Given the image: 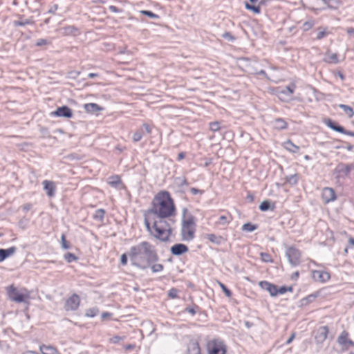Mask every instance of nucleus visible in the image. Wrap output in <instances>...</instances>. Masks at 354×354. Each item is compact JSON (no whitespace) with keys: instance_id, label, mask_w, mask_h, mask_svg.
Returning <instances> with one entry per match:
<instances>
[{"instance_id":"1","label":"nucleus","mask_w":354,"mask_h":354,"mask_svg":"<svg viewBox=\"0 0 354 354\" xmlns=\"http://www.w3.org/2000/svg\"><path fill=\"white\" fill-rule=\"evenodd\" d=\"M128 256L131 265L142 270L148 269L151 263L159 260L156 246L147 241L131 246Z\"/></svg>"},{"instance_id":"2","label":"nucleus","mask_w":354,"mask_h":354,"mask_svg":"<svg viewBox=\"0 0 354 354\" xmlns=\"http://www.w3.org/2000/svg\"><path fill=\"white\" fill-rule=\"evenodd\" d=\"M149 212L153 214L155 219L166 220L176 214V207L173 198L167 191H161L154 197L152 207Z\"/></svg>"},{"instance_id":"3","label":"nucleus","mask_w":354,"mask_h":354,"mask_svg":"<svg viewBox=\"0 0 354 354\" xmlns=\"http://www.w3.org/2000/svg\"><path fill=\"white\" fill-rule=\"evenodd\" d=\"M152 236L156 239L166 242L169 241L172 232L170 224L166 220L153 218Z\"/></svg>"},{"instance_id":"4","label":"nucleus","mask_w":354,"mask_h":354,"mask_svg":"<svg viewBox=\"0 0 354 354\" xmlns=\"http://www.w3.org/2000/svg\"><path fill=\"white\" fill-rule=\"evenodd\" d=\"M188 210L186 208L183 209V220L181 234L183 240L189 241L194 238L195 223L194 217L192 215H188Z\"/></svg>"},{"instance_id":"5","label":"nucleus","mask_w":354,"mask_h":354,"mask_svg":"<svg viewBox=\"0 0 354 354\" xmlns=\"http://www.w3.org/2000/svg\"><path fill=\"white\" fill-rule=\"evenodd\" d=\"M207 350L209 354H226L227 348L221 339H214L207 342Z\"/></svg>"},{"instance_id":"6","label":"nucleus","mask_w":354,"mask_h":354,"mask_svg":"<svg viewBox=\"0 0 354 354\" xmlns=\"http://www.w3.org/2000/svg\"><path fill=\"white\" fill-rule=\"evenodd\" d=\"M286 256L292 266L295 267L300 264L301 252L295 247H287L286 250Z\"/></svg>"},{"instance_id":"7","label":"nucleus","mask_w":354,"mask_h":354,"mask_svg":"<svg viewBox=\"0 0 354 354\" xmlns=\"http://www.w3.org/2000/svg\"><path fill=\"white\" fill-rule=\"evenodd\" d=\"M7 294L10 300L17 303L25 302L26 299L29 298L28 295L19 292L13 285L7 288Z\"/></svg>"},{"instance_id":"8","label":"nucleus","mask_w":354,"mask_h":354,"mask_svg":"<svg viewBox=\"0 0 354 354\" xmlns=\"http://www.w3.org/2000/svg\"><path fill=\"white\" fill-rule=\"evenodd\" d=\"M354 167L353 165H346L344 163H339L335 167L334 171L336 174L337 178H344L347 177L351 169H353Z\"/></svg>"},{"instance_id":"9","label":"nucleus","mask_w":354,"mask_h":354,"mask_svg":"<svg viewBox=\"0 0 354 354\" xmlns=\"http://www.w3.org/2000/svg\"><path fill=\"white\" fill-rule=\"evenodd\" d=\"M80 304V298L77 294H73L68 299H66L64 304V309L66 311L76 310Z\"/></svg>"},{"instance_id":"10","label":"nucleus","mask_w":354,"mask_h":354,"mask_svg":"<svg viewBox=\"0 0 354 354\" xmlns=\"http://www.w3.org/2000/svg\"><path fill=\"white\" fill-rule=\"evenodd\" d=\"M328 328L326 326L319 327L315 333V339L317 344H322L327 338Z\"/></svg>"},{"instance_id":"11","label":"nucleus","mask_w":354,"mask_h":354,"mask_svg":"<svg viewBox=\"0 0 354 354\" xmlns=\"http://www.w3.org/2000/svg\"><path fill=\"white\" fill-rule=\"evenodd\" d=\"M337 343L344 349H348L350 347L354 346V342L348 338V333L345 330L342 331L339 335Z\"/></svg>"},{"instance_id":"12","label":"nucleus","mask_w":354,"mask_h":354,"mask_svg":"<svg viewBox=\"0 0 354 354\" xmlns=\"http://www.w3.org/2000/svg\"><path fill=\"white\" fill-rule=\"evenodd\" d=\"M326 124L333 131L354 137V131L346 130L342 126L338 124L330 119L327 120Z\"/></svg>"},{"instance_id":"13","label":"nucleus","mask_w":354,"mask_h":354,"mask_svg":"<svg viewBox=\"0 0 354 354\" xmlns=\"http://www.w3.org/2000/svg\"><path fill=\"white\" fill-rule=\"evenodd\" d=\"M52 115L57 117H63L66 118H71L73 115V111L67 106H62L58 107Z\"/></svg>"},{"instance_id":"14","label":"nucleus","mask_w":354,"mask_h":354,"mask_svg":"<svg viewBox=\"0 0 354 354\" xmlns=\"http://www.w3.org/2000/svg\"><path fill=\"white\" fill-rule=\"evenodd\" d=\"M312 277L314 281L321 283L328 281L330 276L328 272L323 270H313L312 272Z\"/></svg>"},{"instance_id":"15","label":"nucleus","mask_w":354,"mask_h":354,"mask_svg":"<svg viewBox=\"0 0 354 354\" xmlns=\"http://www.w3.org/2000/svg\"><path fill=\"white\" fill-rule=\"evenodd\" d=\"M44 189L49 197H53L55 195L56 186L53 181L45 180L42 182Z\"/></svg>"},{"instance_id":"16","label":"nucleus","mask_w":354,"mask_h":354,"mask_svg":"<svg viewBox=\"0 0 354 354\" xmlns=\"http://www.w3.org/2000/svg\"><path fill=\"white\" fill-rule=\"evenodd\" d=\"M189 250L188 247L183 243H176L171 247L170 251L173 255L180 256Z\"/></svg>"},{"instance_id":"17","label":"nucleus","mask_w":354,"mask_h":354,"mask_svg":"<svg viewBox=\"0 0 354 354\" xmlns=\"http://www.w3.org/2000/svg\"><path fill=\"white\" fill-rule=\"evenodd\" d=\"M259 285L262 289L267 290L270 293V296H277L276 285L272 284L267 281H261L259 283Z\"/></svg>"},{"instance_id":"18","label":"nucleus","mask_w":354,"mask_h":354,"mask_svg":"<svg viewBox=\"0 0 354 354\" xmlns=\"http://www.w3.org/2000/svg\"><path fill=\"white\" fill-rule=\"evenodd\" d=\"M295 89V84H290L285 88H282L279 92L280 97H283L285 100H288L290 98Z\"/></svg>"},{"instance_id":"19","label":"nucleus","mask_w":354,"mask_h":354,"mask_svg":"<svg viewBox=\"0 0 354 354\" xmlns=\"http://www.w3.org/2000/svg\"><path fill=\"white\" fill-rule=\"evenodd\" d=\"M322 198L325 203H328L329 202L333 201L335 199V193L332 188L325 187L323 189Z\"/></svg>"},{"instance_id":"20","label":"nucleus","mask_w":354,"mask_h":354,"mask_svg":"<svg viewBox=\"0 0 354 354\" xmlns=\"http://www.w3.org/2000/svg\"><path fill=\"white\" fill-rule=\"evenodd\" d=\"M17 248L15 246L7 249H0V262L3 261L6 258L14 254Z\"/></svg>"},{"instance_id":"21","label":"nucleus","mask_w":354,"mask_h":354,"mask_svg":"<svg viewBox=\"0 0 354 354\" xmlns=\"http://www.w3.org/2000/svg\"><path fill=\"white\" fill-rule=\"evenodd\" d=\"M187 354H201V348L196 341H191L187 346Z\"/></svg>"},{"instance_id":"22","label":"nucleus","mask_w":354,"mask_h":354,"mask_svg":"<svg viewBox=\"0 0 354 354\" xmlns=\"http://www.w3.org/2000/svg\"><path fill=\"white\" fill-rule=\"evenodd\" d=\"M85 111L88 113H97L102 110V108L95 103H88L84 105Z\"/></svg>"},{"instance_id":"23","label":"nucleus","mask_w":354,"mask_h":354,"mask_svg":"<svg viewBox=\"0 0 354 354\" xmlns=\"http://www.w3.org/2000/svg\"><path fill=\"white\" fill-rule=\"evenodd\" d=\"M40 351L42 354H59L58 350L50 345H41L39 347Z\"/></svg>"},{"instance_id":"24","label":"nucleus","mask_w":354,"mask_h":354,"mask_svg":"<svg viewBox=\"0 0 354 354\" xmlns=\"http://www.w3.org/2000/svg\"><path fill=\"white\" fill-rule=\"evenodd\" d=\"M205 237L210 242L216 245H221L224 241L223 236L214 234H207Z\"/></svg>"},{"instance_id":"25","label":"nucleus","mask_w":354,"mask_h":354,"mask_svg":"<svg viewBox=\"0 0 354 354\" xmlns=\"http://www.w3.org/2000/svg\"><path fill=\"white\" fill-rule=\"evenodd\" d=\"M274 129L277 130L286 129L288 127L287 122L283 118H277L273 121Z\"/></svg>"},{"instance_id":"26","label":"nucleus","mask_w":354,"mask_h":354,"mask_svg":"<svg viewBox=\"0 0 354 354\" xmlns=\"http://www.w3.org/2000/svg\"><path fill=\"white\" fill-rule=\"evenodd\" d=\"M283 147L287 151L294 153H297L299 150V147L293 144L290 140L286 141L283 143Z\"/></svg>"},{"instance_id":"27","label":"nucleus","mask_w":354,"mask_h":354,"mask_svg":"<svg viewBox=\"0 0 354 354\" xmlns=\"http://www.w3.org/2000/svg\"><path fill=\"white\" fill-rule=\"evenodd\" d=\"M274 208V205H271V203L268 200L263 201L259 205V209L262 212H266L269 209L273 210Z\"/></svg>"},{"instance_id":"28","label":"nucleus","mask_w":354,"mask_h":354,"mask_svg":"<svg viewBox=\"0 0 354 354\" xmlns=\"http://www.w3.org/2000/svg\"><path fill=\"white\" fill-rule=\"evenodd\" d=\"M339 107L343 110L344 113L349 118H352L354 115V111L353 109L346 104H339Z\"/></svg>"},{"instance_id":"29","label":"nucleus","mask_w":354,"mask_h":354,"mask_svg":"<svg viewBox=\"0 0 354 354\" xmlns=\"http://www.w3.org/2000/svg\"><path fill=\"white\" fill-rule=\"evenodd\" d=\"M149 268H151L152 272L156 273L162 272L164 269V266L160 263H157V262H153L149 266Z\"/></svg>"},{"instance_id":"30","label":"nucleus","mask_w":354,"mask_h":354,"mask_svg":"<svg viewBox=\"0 0 354 354\" xmlns=\"http://www.w3.org/2000/svg\"><path fill=\"white\" fill-rule=\"evenodd\" d=\"M34 21L32 19H26L14 21L15 26H24L26 25L33 24Z\"/></svg>"},{"instance_id":"31","label":"nucleus","mask_w":354,"mask_h":354,"mask_svg":"<svg viewBox=\"0 0 354 354\" xmlns=\"http://www.w3.org/2000/svg\"><path fill=\"white\" fill-rule=\"evenodd\" d=\"M105 211L103 209H98L95 211L93 218L100 221H102L104 218Z\"/></svg>"},{"instance_id":"32","label":"nucleus","mask_w":354,"mask_h":354,"mask_svg":"<svg viewBox=\"0 0 354 354\" xmlns=\"http://www.w3.org/2000/svg\"><path fill=\"white\" fill-rule=\"evenodd\" d=\"M144 136V129L142 128L137 130L133 135V141L136 142L140 141Z\"/></svg>"},{"instance_id":"33","label":"nucleus","mask_w":354,"mask_h":354,"mask_svg":"<svg viewBox=\"0 0 354 354\" xmlns=\"http://www.w3.org/2000/svg\"><path fill=\"white\" fill-rule=\"evenodd\" d=\"M257 229V225L252 224L251 223H247L243 225L242 230L245 232H251Z\"/></svg>"},{"instance_id":"34","label":"nucleus","mask_w":354,"mask_h":354,"mask_svg":"<svg viewBox=\"0 0 354 354\" xmlns=\"http://www.w3.org/2000/svg\"><path fill=\"white\" fill-rule=\"evenodd\" d=\"M99 313V310L97 307L88 308L86 310L85 315L88 317H94Z\"/></svg>"},{"instance_id":"35","label":"nucleus","mask_w":354,"mask_h":354,"mask_svg":"<svg viewBox=\"0 0 354 354\" xmlns=\"http://www.w3.org/2000/svg\"><path fill=\"white\" fill-rule=\"evenodd\" d=\"M245 8L249 10L253 11L256 14H259L261 12V8L259 6L252 5L248 2L245 3Z\"/></svg>"},{"instance_id":"36","label":"nucleus","mask_w":354,"mask_h":354,"mask_svg":"<svg viewBox=\"0 0 354 354\" xmlns=\"http://www.w3.org/2000/svg\"><path fill=\"white\" fill-rule=\"evenodd\" d=\"M328 35L327 28H318V32L316 37L317 39H322L324 37H326Z\"/></svg>"},{"instance_id":"37","label":"nucleus","mask_w":354,"mask_h":354,"mask_svg":"<svg viewBox=\"0 0 354 354\" xmlns=\"http://www.w3.org/2000/svg\"><path fill=\"white\" fill-rule=\"evenodd\" d=\"M77 257L73 253L67 252L64 254V259L68 263H71L77 260Z\"/></svg>"},{"instance_id":"38","label":"nucleus","mask_w":354,"mask_h":354,"mask_svg":"<svg viewBox=\"0 0 354 354\" xmlns=\"http://www.w3.org/2000/svg\"><path fill=\"white\" fill-rule=\"evenodd\" d=\"M176 183L178 186L181 188L184 186L187 187L189 185V183L185 178H176Z\"/></svg>"},{"instance_id":"39","label":"nucleus","mask_w":354,"mask_h":354,"mask_svg":"<svg viewBox=\"0 0 354 354\" xmlns=\"http://www.w3.org/2000/svg\"><path fill=\"white\" fill-rule=\"evenodd\" d=\"M315 24V22L313 20H308L306 22H304L302 25V29L304 31H308L309 30L310 28H312V27L314 26Z\"/></svg>"},{"instance_id":"40","label":"nucleus","mask_w":354,"mask_h":354,"mask_svg":"<svg viewBox=\"0 0 354 354\" xmlns=\"http://www.w3.org/2000/svg\"><path fill=\"white\" fill-rule=\"evenodd\" d=\"M326 62L332 64H337L338 63L339 60L337 58V55L336 53H333L329 55H328L326 58Z\"/></svg>"},{"instance_id":"41","label":"nucleus","mask_w":354,"mask_h":354,"mask_svg":"<svg viewBox=\"0 0 354 354\" xmlns=\"http://www.w3.org/2000/svg\"><path fill=\"white\" fill-rule=\"evenodd\" d=\"M287 182L290 185H296L298 182V177L297 174L290 175L286 177Z\"/></svg>"},{"instance_id":"42","label":"nucleus","mask_w":354,"mask_h":354,"mask_svg":"<svg viewBox=\"0 0 354 354\" xmlns=\"http://www.w3.org/2000/svg\"><path fill=\"white\" fill-rule=\"evenodd\" d=\"M260 255L262 261L266 263L272 262V259L268 253L261 252Z\"/></svg>"},{"instance_id":"43","label":"nucleus","mask_w":354,"mask_h":354,"mask_svg":"<svg viewBox=\"0 0 354 354\" xmlns=\"http://www.w3.org/2000/svg\"><path fill=\"white\" fill-rule=\"evenodd\" d=\"M276 290H277V295H283V294L286 293L287 291L292 292V287L286 288V286H281L280 288H278L277 286Z\"/></svg>"},{"instance_id":"44","label":"nucleus","mask_w":354,"mask_h":354,"mask_svg":"<svg viewBox=\"0 0 354 354\" xmlns=\"http://www.w3.org/2000/svg\"><path fill=\"white\" fill-rule=\"evenodd\" d=\"M218 285L219 286L221 287V288L222 289V290L224 292V293L225 294V295L227 297H230L232 295L231 290L230 289H228L227 288V286L225 285H224L223 283L218 281Z\"/></svg>"},{"instance_id":"45","label":"nucleus","mask_w":354,"mask_h":354,"mask_svg":"<svg viewBox=\"0 0 354 354\" xmlns=\"http://www.w3.org/2000/svg\"><path fill=\"white\" fill-rule=\"evenodd\" d=\"M140 12L142 15L147 16L151 19H158L159 18V16L158 15L152 12L150 10H142V11H140Z\"/></svg>"},{"instance_id":"46","label":"nucleus","mask_w":354,"mask_h":354,"mask_svg":"<svg viewBox=\"0 0 354 354\" xmlns=\"http://www.w3.org/2000/svg\"><path fill=\"white\" fill-rule=\"evenodd\" d=\"M50 44V41L49 40H48L46 39L40 38L37 40L35 45L37 46H42L44 45Z\"/></svg>"},{"instance_id":"47","label":"nucleus","mask_w":354,"mask_h":354,"mask_svg":"<svg viewBox=\"0 0 354 354\" xmlns=\"http://www.w3.org/2000/svg\"><path fill=\"white\" fill-rule=\"evenodd\" d=\"M209 128L212 131H217L220 129V123L218 122H214L209 124Z\"/></svg>"},{"instance_id":"48","label":"nucleus","mask_w":354,"mask_h":354,"mask_svg":"<svg viewBox=\"0 0 354 354\" xmlns=\"http://www.w3.org/2000/svg\"><path fill=\"white\" fill-rule=\"evenodd\" d=\"M322 1L330 8H334L338 3V0H322Z\"/></svg>"},{"instance_id":"49","label":"nucleus","mask_w":354,"mask_h":354,"mask_svg":"<svg viewBox=\"0 0 354 354\" xmlns=\"http://www.w3.org/2000/svg\"><path fill=\"white\" fill-rule=\"evenodd\" d=\"M178 290L176 288H171L168 292L169 297L171 299H175L178 297Z\"/></svg>"},{"instance_id":"50","label":"nucleus","mask_w":354,"mask_h":354,"mask_svg":"<svg viewBox=\"0 0 354 354\" xmlns=\"http://www.w3.org/2000/svg\"><path fill=\"white\" fill-rule=\"evenodd\" d=\"M112 180L109 181V184L113 187H116L121 183L120 179L118 176H113L111 178Z\"/></svg>"},{"instance_id":"51","label":"nucleus","mask_w":354,"mask_h":354,"mask_svg":"<svg viewBox=\"0 0 354 354\" xmlns=\"http://www.w3.org/2000/svg\"><path fill=\"white\" fill-rule=\"evenodd\" d=\"M144 223H145V225L147 230V231L151 234H152L153 232V225L151 226V224L148 220L147 218H145V221H144Z\"/></svg>"},{"instance_id":"52","label":"nucleus","mask_w":354,"mask_h":354,"mask_svg":"<svg viewBox=\"0 0 354 354\" xmlns=\"http://www.w3.org/2000/svg\"><path fill=\"white\" fill-rule=\"evenodd\" d=\"M61 239H62V248H64V249H68L70 248V245L68 243V241H66V236H65L64 234L62 235Z\"/></svg>"},{"instance_id":"53","label":"nucleus","mask_w":354,"mask_h":354,"mask_svg":"<svg viewBox=\"0 0 354 354\" xmlns=\"http://www.w3.org/2000/svg\"><path fill=\"white\" fill-rule=\"evenodd\" d=\"M128 252L127 254H122L120 257V263L122 265L124 266L127 263L128 261Z\"/></svg>"},{"instance_id":"54","label":"nucleus","mask_w":354,"mask_h":354,"mask_svg":"<svg viewBox=\"0 0 354 354\" xmlns=\"http://www.w3.org/2000/svg\"><path fill=\"white\" fill-rule=\"evenodd\" d=\"M141 128L144 129V135L145 133L150 134L151 132V129L147 124H143Z\"/></svg>"},{"instance_id":"55","label":"nucleus","mask_w":354,"mask_h":354,"mask_svg":"<svg viewBox=\"0 0 354 354\" xmlns=\"http://www.w3.org/2000/svg\"><path fill=\"white\" fill-rule=\"evenodd\" d=\"M228 222L227 218L225 216H221L218 218V223L220 225H226Z\"/></svg>"},{"instance_id":"56","label":"nucleus","mask_w":354,"mask_h":354,"mask_svg":"<svg viewBox=\"0 0 354 354\" xmlns=\"http://www.w3.org/2000/svg\"><path fill=\"white\" fill-rule=\"evenodd\" d=\"M123 339V337H120V336H114L113 337H111L110 339V342L113 344H117L118 343L120 340H122Z\"/></svg>"},{"instance_id":"57","label":"nucleus","mask_w":354,"mask_h":354,"mask_svg":"<svg viewBox=\"0 0 354 354\" xmlns=\"http://www.w3.org/2000/svg\"><path fill=\"white\" fill-rule=\"evenodd\" d=\"M190 192H191V193H192V194H194V195H196V194H202L204 192V191H203V190L198 189L195 188V187H192V188L190 189Z\"/></svg>"},{"instance_id":"58","label":"nucleus","mask_w":354,"mask_h":354,"mask_svg":"<svg viewBox=\"0 0 354 354\" xmlns=\"http://www.w3.org/2000/svg\"><path fill=\"white\" fill-rule=\"evenodd\" d=\"M32 207V205L31 203H26L21 206V209L25 212H28Z\"/></svg>"},{"instance_id":"59","label":"nucleus","mask_w":354,"mask_h":354,"mask_svg":"<svg viewBox=\"0 0 354 354\" xmlns=\"http://www.w3.org/2000/svg\"><path fill=\"white\" fill-rule=\"evenodd\" d=\"M223 37L225 39H227L230 41H232L234 39V37L231 35V33L229 32H226L223 33Z\"/></svg>"},{"instance_id":"60","label":"nucleus","mask_w":354,"mask_h":354,"mask_svg":"<svg viewBox=\"0 0 354 354\" xmlns=\"http://www.w3.org/2000/svg\"><path fill=\"white\" fill-rule=\"evenodd\" d=\"M109 10L111 12H114V13L120 12L121 11L118 7H116L115 6H110L109 7Z\"/></svg>"},{"instance_id":"61","label":"nucleus","mask_w":354,"mask_h":354,"mask_svg":"<svg viewBox=\"0 0 354 354\" xmlns=\"http://www.w3.org/2000/svg\"><path fill=\"white\" fill-rule=\"evenodd\" d=\"M254 73L257 74V75H263L266 79H269L266 71L264 70H260L259 71H255Z\"/></svg>"},{"instance_id":"62","label":"nucleus","mask_w":354,"mask_h":354,"mask_svg":"<svg viewBox=\"0 0 354 354\" xmlns=\"http://www.w3.org/2000/svg\"><path fill=\"white\" fill-rule=\"evenodd\" d=\"M346 32H347L349 35H351V36H353V37H354V28L351 27V28H347V30H346Z\"/></svg>"},{"instance_id":"63","label":"nucleus","mask_w":354,"mask_h":354,"mask_svg":"<svg viewBox=\"0 0 354 354\" xmlns=\"http://www.w3.org/2000/svg\"><path fill=\"white\" fill-rule=\"evenodd\" d=\"M185 157V152H180L178 153V157H177V160L178 161H180L181 160H183L184 158Z\"/></svg>"},{"instance_id":"64","label":"nucleus","mask_w":354,"mask_h":354,"mask_svg":"<svg viewBox=\"0 0 354 354\" xmlns=\"http://www.w3.org/2000/svg\"><path fill=\"white\" fill-rule=\"evenodd\" d=\"M348 247L353 248L354 247V238L350 237L348 239Z\"/></svg>"}]
</instances>
